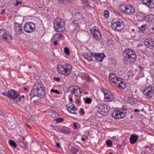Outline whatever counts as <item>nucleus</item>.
Wrapping results in <instances>:
<instances>
[{
  "label": "nucleus",
  "instance_id": "10",
  "mask_svg": "<svg viewBox=\"0 0 154 154\" xmlns=\"http://www.w3.org/2000/svg\"><path fill=\"white\" fill-rule=\"evenodd\" d=\"M91 34L94 38L97 40H100L101 38L100 31L98 29L96 26L92 27L90 30Z\"/></svg>",
  "mask_w": 154,
  "mask_h": 154
},
{
  "label": "nucleus",
  "instance_id": "11",
  "mask_svg": "<svg viewBox=\"0 0 154 154\" xmlns=\"http://www.w3.org/2000/svg\"><path fill=\"white\" fill-rule=\"evenodd\" d=\"M35 28L34 24L32 22H28L26 23L23 27L24 31L28 33L32 32Z\"/></svg>",
  "mask_w": 154,
  "mask_h": 154
},
{
  "label": "nucleus",
  "instance_id": "22",
  "mask_svg": "<svg viewBox=\"0 0 154 154\" xmlns=\"http://www.w3.org/2000/svg\"><path fill=\"white\" fill-rule=\"evenodd\" d=\"M138 139L137 135H132L130 138V143L132 144H134L136 142Z\"/></svg>",
  "mask_w": 154,
  "mask_h": 154
},
{
  "label": "nucleus",
  "instance_id": "3",
  "mask_svg": "<svg viewBox=\"0 0 154 154\" xmlns=\"http://www.w3.org/2000/svg\"><path fill=\"white\" fill-rule=\"evenodd\" d=\"M72 66L69 64H66L64 65H59L57 68V70L58 73L67 76L71 72Z\"/></svg>",
  "mask_w": 154,
  "mask_h": 154
},
{
  "label": "nucleus",
  "instance_id": "63",
  "mask_svg": "<svg viewBox=\"0 0 154 154\" xmlns=\"http://www.w3.org/2000/svg\"><path fill=\"white\" fill-rule=\"evenodd\" d=\"M24 90L25 91H27V89L26 88H25L24 89Z\"/></svg>",
  "mask_w": 154,
  "mask_h": 154
},
{
  "label": "nucleus",
  "instance_id": "41",
  "mask_svg": "<svg viewBox=\"0 0 154 154\" xmlns=\"http://www.w3.org/2000/svg\"><path fill=\"white\" fill-rule=\"evenodd\" d=\"M54 80L57 82H60V79L57 77H54Z\"/></svg>",
  "mask_w": 154,
  "mask_h": 154
},
{
  "label": "nucleus",
  "instance_id": "12",
  "mask_svg": "<svg viewBox=\"0 0 154 154\" xmlns=\"http://www.w3.org/2000/svg\"><path fill=\"white\" fill-rule=\"evenodd\" d=\"M101 90L103 91L104 94V100L105 101L110 102L112 101L114 99V96L110 93L108 90L104 89V88H101Z\"/></svg>",
  "mask_w": 154,
  "mask_h": 154
},
{
  "label": "nucleus",
  "instance_id": "33",
  "mask_svg": "<svg viewBox=\"0 0 154 154\" xmlns=\"http://www.w3.org/2000/svg\"><path fill=\"white\" fill-rule=\"evenodd\" d=\"M106 145L109 147H111L112 145V142L111 140H107L106 142Z\"/></svg>",
  "mask_w": 154,
  "mask_h": 154
},
{
  "label": "nucleus",
  "instance_id": "14",
  "mask_svg": "<svg viewBox=\"0 0 154 154\" xmlns=\"http://www.w3.org/2000/svg\"><path fill=\"white\" fill-rule=\"evenodd\" d=\"M154 90V88L153 87L149 86L144 89L143 93L146 94L147 98L150 99L152 96Z\"/></svg>",
  "mask_w": 154,
  "mask_h": 154
},
{
  "label": "nucleus",
  "instance_id": "64",
  "mask_svg": "<svg viewBox=\"0 0 154 154\" xmlns=\"http://www.w3.org/2000/svg\"><path fill=\"white\" fill-rule=\"evenodd\" d=\"M23 140V141H24V140H25V139L24 138V137H23L22 138Z\"/></svg>",
  "mask_w": 154,
  "mask_h": 154
},
{
  "label": "nucleus",
  "instance_id": "32",
  "mask_svg": "<svg viewBox=\"0 0 154 154\" xmlns=\"http://www.w3.org/2000/svg\"><path fill=\"white\" fill-rule=\"evenodd\" d=\"M85 102V103L89 104L91 102V99L89 97L86 98L84 100Z\"/></svg>",
  "mask_w": 154,
  "mask_h": 154
},
{
  "label": "nucleus",
  "instance_id": "8",
  "mask_svg": "<svg viewBox=\"0 0 154 154\" xmlns=\"http://www.w3.org/2000/svg\"><path fill=\"white\" fill-rule=\"evenodd\" d=\"M97 108L99 113L105 116L108 114L109 109V107L105 104H101L97 106Z\"/></svg>",
  "mask_w": 154,
  "mask_h": 154
},
{
  "label": "nucleus",
  "instance_id": "46",
  "mask_svg": "<svg viewBox=\"0 0 154 154\" xmlns=\"http://www.w3.org/2000/svg\"><path fill=\"white\" fill-rule=\"evenodd\" d=\"M61 4H63L64 2V0H57Z\"/></svg>",
  "mask_w": 154,
  "mask_h": 154
},
{
  "label": "nucleus",
  "instance_id": "53",
  "mask_svg": "<svg viewBox=\"0 0 154 154\" xmlns=\"http://www.w3.org/2000/svg\"><path fill=\"white\" fill-rule=\"evenodd\" d=\"M56 145L58 147H59L60 146V143H56Z\"/></svg>",
  "mask_w": 154,
  "mask_h": 154
},
{
  "label": "nucleus",
  "instance_id": "5",
  "mask_svg": "<svg viewBox=\"0 0 154 154\" xmlns=\"http://www.w3.org/2000/svg\"><path fill=\"white\" fill-rule=\"evenodd\" d=\"M111 27L113 30L120 31L124 29V25L122 21L118 19H116L112 20Z\"/></svg>",
  "mask_w": 154,
  "mask_h": 154
},
{
  "label": "nucleus",
  "instance_id": "25",
  "mask_svg": "<svg viewBox=\"0 0 154 154\" xmlns=\"http://www.w3.org/2000/svg\"><path fill=\"white\" fill-rule=\"evenodd\" d=\"M124 80H122L121 79V80L120 81L118 82L117 85H118V86L120 88L123 89H124L125 88L126 85L125 82H124Z\"/></svg>",
  "mask_w": 154,
  "mask_h": 154
},
{
  "label": "nucleus",
  "instance_id": "39",
  "mask_svg": "<svg viewBox=\"0 0 154 154\" xmlns=\"http://www.w3.org/2000/svg\"><path fill=\"white\" fill-rule=\"evenodd\" d=\"M58 34L56 33V34H54L52 36L51 40L54 39L55 38H57V37L58 36Z\"/></svg>",
  "mask_w": 154,
  "mask_h": 154
},
{
  "label": "nucleus",
  "instance_id": "50",
  "mask_svg": "<svg viewBox=\"0 0 154 154\" xmlns=\"http://www.w3.org/2000/svg\"><path fill=\"white\" fill-rule=\"evenodd\" d=\"M54 93L56 94H60V93L59 92V91L58 90H55Z\"/></svg>",
  "mask_w": 154,
  "mask_h": 154
},
{
  "label": "nucleus",
  "instance_id": "48",
  "mask_svg": "<svg viewBox=\"0 0 154 154\" xmlns=\"http://www.w3.org/2000/svg\"><path fill=\"white\" fill-rule=\"evenodd\" d=\"M78 152V150L77 149H74L73 151V153L74 154H75L76 153Z\"/></svg>",
  "mask_w": 154,
  "mask_h": 154
},
{
  "label": "nucleus",
  "instance_id": "1",
  "mask_svg": "<svg viewBox=\"0 0 154 154\" xmlns=\"http://www.w3.org/2000/svg\"><path fill=\"white\" fill-rule=\"evenodd\" d=\"M45 94V90L43 85L41 83H35L33 86V89L29 94L30 99L34 97L43 98Z\"/></svg>",
  "mask_w": 154,
  "mask_h": 154
},
{
  "label": "nucleus",
  "instance_id": "4",
  "mask_svg": "<svg viewBox=\"0 0 154 154\" xmlns=\"http://www.w3.org/2000/svg\"><path fill=\"white\" fill-rule=\"evenodd\" d=\"M54 28L57 32H63L65 29L64 20L60 18L55 19L54 22Z\"/></svg>",
  "mask_w": 154,
  "mask_h": 154
},
{
  "label": "nucleus",
  "instance_id": "57",
  "mask_svg": "<svg viewBox=\"0 0 154 154\" xmlns=\"http://www.w3.org/2000/svg\"><path fill=\"white\" fill-rule=\"evenodd\" d=\"M20 97H21V98L20 99V100L19 101H20V100H21V99L22 98H24V96L23 95L21 96V97L20 96Z\"/></svg>",
  "mask_w": 154,
  "mask_h": 154
},
{
  "label": "nucleus",
  "instance_id": "27",
  "mask_svg": "<svg viewBox=\"0 0 154 154\" xmlns=\"http://www.w3.org/2000/svg\"><path fill=\"white\" fill-rule=\"evenodd\" d=\"M49 113L50 116L53 118L55 117L57 115L56 112L53 110H50Z\"/></svg>",
  "mask_w": 154,
  "mask_h": 154
},
{
  "label": "nucleus",
  "instance_id": "62",
  "mask_svg": "<svg viewBox=\"0 0 154 154\" xmlns=\"http://www.w3.org/2000/svg\"><path fill=\"white\" fill-rule=\"evenodd\" d=\"M131 31L133 32H134L135 31V30L134 29H131Z\"/></svg>",
  "mask_w": 154,
  "mask_h": 154
},
{
  "label": "nucleus",
  "instance_id": "26",
  "mask_svg": "<svg viewBox=\"0 0 154 154\" xmlns=\"http://www.w3.org/2000/svg\"><path fill=\"white\" fill-rule=\"evenodd\" d=\"M66 107L67 108V111L69 112H70L71 111L74 110H78V108L74 106H68V105H66Z\"/></svg>",
  "mask_w": 154,
  "mask_h": 154
},
{
  "label": "nucleus",
  "instance_id": "61",
  "mask_svg": "<svg viewBox=\"0 0 154 154\" xmlns=\"http://www.w3.org/2000/svg\"><path fill=\"white\" fill-rule=\"evenodd\" d=\"M69 100H70V101L71 102H72V98H69Z\"/></svg>",
  "mask_w": 154,
  "mask_h": 154
},
{
  "label": "nucleus",
  "instance_id": "36",
  "mask_svg": "<svg viewBox=\"0 0 154 154\" xmlns=\"http://www.w3.org/2000/svg\"><path fill=\"white\" fill-rule=\"evenodd\" d=\"M55 119L57 123H59L63 121V119L62 118H58Z\"/></svg>",
  "mask_w": 154,
  "mask_h": 154
},
{
  "label": "nucleus",
  "instance_id": "43",
  "mask_svg": "<svg viewBox=\"0 0 154 154\" xmlns=\"http://www.w3.org/2000/svg\"><path fill=\"white\" fill-rule=\"evenodd\" d=\"M22 3V2L21 1L17 2L16 3L15 6H17L19 5H21Z\"/></svg>",
  "mask_w": 154,
  "mask_h": 154
},
{
  "label": "nucleus",
  "instance_id": "29",
  "mask_svg": "<svg viewBox=\"0 0 154 154\" xmlns=\"http://www.w3.org/2000/svg\"><path fill=\"white\" fill-rule=\"evenodd\" d=\"M9 143L10 145L13 147L16 148L17 147V145L15 142L13 140H9Z\"/></svg>",
  "mask_w": 154,
  "mask_h": 154
},
{
  "label": "nucleus",
  "instance_id": "40",
  "mask_svg": "<svg viewBox=\"0 0 154 154\" xmlns=\"http://www.w3.org/2000/svg\"><path fill=\"white\" fill-rule=\"evenodd\" d=\"M63 37L64 36L63 35L58 34V35L57 37V38L58 39H62Z\"/></svg>",
  "mask_w": 154,
  "mask_h": 154
},
{
  "label": "nucleus",
  "instance_id": "16",
  "mask_svg": "<svg viewBox=\"0 0 154 154\" xmlns=\"http://www.w3.org/2000/svg\"><path fill=\"white\" fill-rule=\"evenodd\" d=\"M70 92L71 93H72L77 97H81V90L80 88L77 86H72L70 88Z\"/></svg>",
  "mask_w": 154,
  "mask_h": 154
},
{
  "label": "nucleus",
  "instance_id": "35",
  "mask_svg": "<svg viewBox=\"0 0 154 154\" xmlns=\"http://www.w3.org/2000/svg\"><path fill=\"white\" fill-rule=\"evenodd\" d=\"M64 51L65 54L66 55H69L70 54L68 48H64Z\"/></svg>",
  "mask_w": 154,
  "mask_h": 154
},
{
  "label": "nucleus",
  "instance_id": "23",
  "mask_svg": "<svg viewBox=\"0 0 154 154\" xmlns=\"http://www.w3.org/2000/svg\"><path fill=\"white\" fill-rule=\"evenodd\" d=\"M92 53H94V52H91L89 54L85 53L83 54V56L85 59H87L89 61H91L93 60L92 58L93 57Z\"/></svg>",
  "mask_w": 154,
  "mask_h": 154
},
{
  "label": "nucleus",
  "instance_id": "56",
  "mask_svg": "<svg viewBox=\"0 0 154 154\" xmlns=\"http://www.w3.org/2000/svg\"><path fill=\"white\" fill-rule=\"evenodd\" d=\"M81 140L83 141H85L86 140V139L85 138L82 137L81 138Z\"/></svg>",
  "mask_w": 154,
  "mask_h": 154
},
{
  "label": "nucleus",
  "instance_id": "6",
  "mask_svg": "<svg viewBox=\"0 0 154 154\" xmlns=\"http://www.w3.org/2000/svg\"><path fill=\"white\" fill-rule=\"evenodd\" d=\"M2 94L7 96L9 98L15 100L17 102L19 101L21 98L20 95L16 91L14 90H11L8 92H3L2 93Z\"/></svg>",
  "mask_w": 154,
  "mask_h": 154
},
{
  "label": "nucleus",
  "instance_id": "7",
  "mask_svg": "<svg viewBox=\"0 0 154 154\" xmlns=\"http://www.w3.org/2000/svg\"><path fill=\"white\" fill-rule=\"evenodd\" d=\"M120 7L121 12L128 15H132L135 12V10L134 7L131 5L122 4L121 5Z\"/></svg>",
  "mask_w": 154,
  "mask_h": 154
},
{
  "label": "nucleus",
  "instance_id": "51",
  "mask_svg": "<svg viewBox=\"0 0 154 154\" xmlns=\"http://www.w3.org/2000/svg\"><path fill=\"white\" fill-rule=\"evenodd\" d=\"M139 68L140 69V70H143V67L142 66H139Z\"/></svg>",
  "mask_w": 154,
  "mask_h": 154
},
{
  "label": "nucleus",
  "instance_id": "60",
  "mask_svg": "<svg viewBox=\"0 0 154 154\" xmlns=\"http://www.w3.org/2000/svg\"><path fill=\"white\" fill-rule=\"evenodd\" d=\"M154 31V24L153 27L151 28Z\"/></svg>",
  "mask_w": 154,
  "mask_h": 154
},
{
  "label": "nucleus",
  "instance_id": "30",
  "mask_svg": "<svg viewBox=\"0 0 154 154\" xmlns=\"http://www.w3.org/2000/svg\"><path fill=\"white\" fill-rule=\"evenodd\" d=\"M59 131L62 133L65 134H69V131L67 129L62 128L59 130Z\"/></svg>",
  "mask_w": 154,
  "mask_h": 154
},
{
  "label": "nucleus",
  "instance_id": "42",
  "mask_svg": "<svg viewBox=\"0 0 154 154\" xmlns=\"http://www.w3.org/2000/svg\"><path fill=\"white\" fill-rule=\"evenodd\" d=\"M146 25H142L141 26L140 28L142 31H144L146 30Z\"/></svg>",
  "mask_w": 154,
  "mask_h": 154
},
{
  "label": "nucleus",
  "instance_id": "45",
  "mask_svg": "<svg viewBox=\"0 0 154 154\" xmlns=\"http://www.w3.org/2000/svg\"><path fill=\"white\" fill-rule=\"evenodd\" d=\"M73 125L74 128V129H76L77 128V125L75 122H74L73 123Z\"/></svg>",
  "mask_w": 154,
  "mask_h": 154
},
{
  "label": "nucleus",
  "instance_id": "15",
  "mask_svg": "<svg viewBox=\"0 0 154 154\" xmlns=\"http://www.w3.org/2000/svg\"><path fill=\"white\" fill-rule=\"evenodd\" d=\"M145 46L149 49L154 50V40L153 39L148 38L145 39L144 42Z\"/></svg>",
  "mask_w": 154,
  "mask_h": 154
},
{
  "label": "nucleus",
  "instance_id": "49",
  "mask_svg": "<svg viewBox=\"0 0 154 154\" xmlns=\"http://www.w3.org/2000/svg\"><path fill=\"white\" fill-rule=\"evenodd\" d=\"M5 9L2 10L1 11V14H4V13H5Z\"/></svg>",
  "mask_w": 154,
  "mask_h": 154
},
{
  "label": "nucleus",
  "instance_id": "37",
  "mask_svg": "<svg viewBox=\"0 0 154 154\" xmlns=\"http://www.w3.org/2000/svg\"><path fill=\"white\" fill-rule=\"evenodd\" d=\"M82 2L85 6H88L89 5L88 1L87 0H82Z\"/></svg>",
  "mask_w": 154,
  "mask_h": 154
},
{
  "label": "nucleus",
  "instance_id": "20",
  "mask_svg": "<svg viewBox=\"0 0 154 154\" xmlns=\"http://www.w3.org/2000/svg\"><path fill=\"white\" fill-rule=\"evenodd\" d=\"M17 141L21 147L24 148L28 146L27 144L21 138H18Z\"/></svg>",
  "mask_w": 154,
  "mask_h": 154
},
{
  "label": "nucleus",
  "instance_id": "34",
  "mask_svg": "<svg viewBox=\"0 0 154 154\" xmlns=\"http://www.w3.org/2000/svg\"><path fill=\"white\" fill-rule=\"evenodd\" d=\"M104 15L106 18H107L109 17V12L108 11L105 10L104 11Z\"/></svg>",
  "mask_w": 154,
  "mask_h": 154
},
{
  "label": "nucleus",
  "instance_id": "55",
  "mask_svg": "<svg viewBox=\"0 0 154 154\" xmlns=\"http://www.w3.org/2000/svg\"><path fill=\"white\" fill-rule=\"evenodd\" d=\"M139 111V110L137 109H136L134 110V112H137Z\"/></svg>",
  "mask_w": 154,
  "mask_h": 154
},
{
  "label": "nucleus",
  "instance_id": "58",
  "mask_svg": "<svg viewBox=\"0 0 154 154\" xmlns=\"http://www.w3.org/2000/svg\"><path fill=\"white\" fill-rule=\"evenodd\" d=\"M54 91L55 90H54V89H52L50 90V91L52 92H54Z\"/></svg>",
  "mask_w": 154,
  "mask_h": 154
},
{
  "label": "nucleus",
  "instance_id": "19",
  "mask_svg": "<svg viewBox=\"0 0 154 154\" xmlns=\"http://www.w3.org/2000/svg\"><path fill=\"white\" fill-rule=\"evenodd\" d=\"M142 2L143 4L146 5L149 8H154V0H143Z\"/></svg>",
  "mask_w": 154,
  "mask_h": 154
},
{
  "label": "nucleus",
  "instance_id": "59",
  "mask_svg": "<svg viewBox=\"0 0 154 154\" xmlns=\"http://www.w3.org/2000/svg\"><path fill=\"white\" fill-rule=\"evenodd\" d=\"M132 100V98H131V97H129L128 98V100H129H129Z\"/></svg>",
  "mask_w": 154,
  "mask_h": 154
},
{
  "label": "nucleus",
  "instance_id": "44",
  "mask_svg": "<svg viewBox=\"0 0 154 154\" xmlns=\"http://www.w3.org/2000/svg\"><path fill=\"white\" fill-rule=\"evenodd\" d=\"M78 110H72L71 112H70L71 113L76 114H77V112L76 111Z\"/></svg>",
  "mask_w": 154,
  "mask_h": 154
},
{
  "label": "nucleus",
  "instance_id": "9",
  "mask_svg": "<svg viewBox=\"0 0 154 154\" xmlns=\"http://www.w3.org/2000/svg\"><path fill=\"white\" fill-rule=\"evenodd\" d=\"M0 38L3 40L6 41H10L12 40L10 33L2 29H0Z\"/></svg>",
  "mask_w": 154,
  "mask_h": 154
},
{
  "label": "nucleus",
  "instance_id": "18",
  "mask_svg": "<svg viewBox=\"0 0 154 154\" xmlns=\"http://www.w3.org/2000/svg\"><path fill=\"white\" fill-rule=\"evenodd\" d=\"M14 25V29L16 32L19 33L20 34H22L23 33L21 24L15 22Z\"/></svg>",
  "mask_w": 154,
  "mask_h": 154
},
{
  "label": "nucleus",
  "instance_id": "38",
  "mask_svg": "<svg viewBox=\"0 0 154 154\" xmlns=\"http://www.w3.org/2000/svg\"><path fill=\"white\" fill-rule=\"evenodd\" d=\"M79 113L80 115L83 116L85 113L84 109L82 108H80L79 110Z\"/></svg>",
  "mask_w": 154,
  "mask_h": 154
},
{
  "label": "nucleus",
  "instance_id": "28",
  "mask_svg": "<svg viewBox=\"0 0 154 154\" xmlns=\"http://www.w3.org/2000/svg\"><path fill=\"white\" fill-rule=\"evenodd\" d=\"M121 80V79L118 78L116 77V78H115L112 81V82L114 84H117L118 82L120 81Z\"/></svg>",
  "mask_w": 154,
  "mask_h": 154
},
{
  "label": "nucleus",
  "instance_id": "47",
  "mask_svg": "<svg viewBox=\"0 0 154 154\" xmlns=\"http://www.w3.org/2000/svg\"><path fill=\"white\" fill-rule=\"evenodd\" d=\"M85 133L87 135H89V131L88 130H86L85 131Z\"/></svg>",
  "mask_w": 154,
  "mask_h": 154
},
{
  "label": "nucleus",
  "instance_id": "54",
  "mask_svg": "<svg viewBox=\"0 0 154 154\" xmlns=\"http://www.w3.org/2000/svg\"><path fill=\"white\" fill-rule=\"evenodd\" d=\"M57 44L58 42H57V41H55L54 42V45L55 46Z\"/></svg>",
  "mask_w": 154,
  "mask_h": 154
},
{
  "label": "nucleus",
  "instance_id": "13",
  "mask_svg": "<svg viewBox=\"0 0 154 154\" xmlns=\"http://www.w3.org/2000/svg\"><path fill=\"white\" fill-rule=\"evenodd\" d=\"M111 116L115 119L123 118L125 116V112L119 110H115L112 113Z\"/></svg>",
  "mask_w": 154,
  "mask_h": 154
},
{
  "label": "nucleus",
  "instance_id": "31",
  "mask_svg": "<svg viewBox=\"0 0 154 154\" xmlns=\"http://www.w3.org/2000/svg\"><path fill=\"white\" fill-rule=\"evenodd\" d=\"M116 76L114 74L110 73L109 77V79L110 82H112V81L115 78H116Z\"/></svg>",
  "mask_w": 154,
  "mask_h": 154
},
{
  "label": "nucleus",
  "instance_id": "17",
  "mask_svg": "<svg viewBox=\"0 0 154 154\" xmlns=\"http://www.w3.org/2000/svg\"><path fill=\"white\" fill-rule=\"evenodd\" d=\"M92 55L96 60L100 62L102 61L105 57L103 53H92Z\"/></svg>",
  "mask_w": 154,
  "mask_h": 154
},
{
  "label": "nucleus",
  "instance_id": "24",
  "mask_svg": "<svg viewBox=\"0 0 154 154\" xmlns=\"http://www.w3.org/2000/svg\"><path fill=\"white\" fill-rule=\"evenodd\" d=\"M154 19V15L152 14L146 15L145 17V20L147 22L152 21Z\"/></svg>",
  "mask_w": 154,
  "mask_h": 154
},
{
  "label": "nucleus",
  "instance_id": "2",
  "mask_svg": "<svg viewBox=\"0 0 154 154\" xmlns=\"http://www.w3.org/2000/svg\"><path fill=\"white\" fill-rule=\"evenodd\" d=\"M123 61L125 64L134 63L137 58L136 54L134 51L130 48H126L123 52Z\"/></svg>",
  "mask_w": 154,
  "mask_h": 154
},
{
  "label": "nucleus",
  "instance_id": "52",
  "mask_svg": "<svg viewBox=\"0 0 154 154\" xmlns=\"http://www.w3.org/2000/svg\"><path fill=\"white\" fill-rule=\"evenodd\" d=\"M76 102L78 103H80V100L79 99H76Z\"/></svg>",
  "mask_w": 154,
  "mask_h": 154
},
{
  "label": "nucleus",
  "instance_id": "21",
  "mask_svg": "<svg viewBox=\"0 0 154 154\" xmlns=\"http://www.w3.org/2000/svg\"><path fill=\"white\" fill-rule=\"evenodd\" d=\"M136 16L137 20L140 21L145 20V14L141 12L137 13Z\"/></svg>",
  "mask_w": 154,
  "mask_h": 154
}]
</instances>
